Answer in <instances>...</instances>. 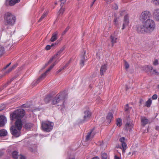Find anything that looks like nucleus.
Segmentation results:
<instances>
[{"label": "nucleus", "instance_id": "26", "mask_svg": "<svg viewBox=\"0 0 159 159\" xmlns=\"http://www.w3.org/2000/svg\"><path fill=\"white\" fill-rule=\"evenodd\" d=\"M51 97L49 95L47 96L45 98H44V101L46 103H48L52 99Z\"/></svg>", "mask_w": 159, "mask_h": 159}, {"label": "nucleus", "instance_id": "7", "mask_svg": "<svg viewBox=\"0 0 159 159\" xmlns=\"http://www.w3.org/2000/svg\"><path fill=\"white\" fill-rule=\"evenodd\" d=\"M91 114L90 112L87 110L84 111L83 119L79 120V123H82L85 121L88 120L91 116Z\"/></svg>", "mask_w": 159, "mask_h": 159}, {"label": "nucleus", "instance_id": "38", "mask_svg": "<svg viewBox=\"0 0 159 159\" xmlns=\"http://www.w3.org/2000/svg\"><path fill=\"white\" fill-rule=\"evenodd\" d=\"M107 157L106 153H103L102 154V159H107Z\"/></svg>", "mask_w": 159, "mask_h": 159}, {"label": "nucleus", "instance_id": "49", "mask_svg": "<svg viewBox=\"0 0 159 159\" xmlns=\"http://www.w3.org/2000/svg\"><path fill=\"white\" fill-rule=\"evenodd\" d=\"M115 0H105L107 4H110L114 1Z\"/></svg>", "mask_w": 159, "mask_h": 159}, {"label": "nucleus", "instance_id": "10", "mask_svg": "<svg viewBox=\"0 0 159 159\" xmlns=\"http://www.w3.org/2000/svg\"><path fill=\"white\" fill-rule=\"evenodd\" d=\"M151 16L150 12L148 11H146L143 12L140 16V19L141 20H145L149 19Z\"/></svg>", "mask_w": 159, "mask_h": 159}, {"label": "nucleus", "instance_id": "19", "mask_svg": "<svg viewBox=\"0 0 159 159\" xmlns=\"http://www.w3.org/2000/svg\"><path fill=\"white\" fill-rule=\"evenodd\" d=\"M113 118V114L111 113H109L106 117V121L107 124H109L111 122Z\"/></svg>", "mask_w": 159, "mask_h": 159}, {"label": "nucleus", "instance_id": "48", "mask_svg": "<svg viewBox=\"0 0 159 159\" xmlns=\"http://www.w3.org/2000/svg\"><path fill=\"white\" fill-rule=\"evenodd\" d=\"M153 64L155 66L157 65L158 64V61L157 59H155L153 62Z\"/></svg>", "mask_w": 159, "mask_h": 159}, {"label": "nucleus", "instance_id": "32", "mask_svg": "<svg viewBox=\"0 0 159 159\" xmlns=\"http://www.w3.org/2000/svg\"><path fill=\"white\" fill-rule=\"evenodd\" d=\"M48 14V12H46L45 13H44L42 15V16H41V17H40V18L38 20V22H40L47 15V14Z\"/></svg>", "mask_w": 159, "mask_h": 159}, {"label": "nucleus", "instance_id": "46", "mask_svg": "<svg viewBox=\"0 0 159 159\" xmlns=\"http://www.w3.org/2000/svg\"><path fill=\"white\" fill-rule=\"evenodd\" d=\"M96 102L98 104L102 102V100L100 98H98L96 100Z\"/></svg>", "mask_w": 159, "mask_h": 159}, {"label": "nucleus", "instance_id": "42", "mask_svg": "<svg viewBox=\"0 0 159 159\" xmlns=\"http://www.w3.org/2000/svg\"><path fill=\"white\" fill-rule=\"evenodd\" d=\"M152 3L156 5H159V0H152Z\"/></svg>", "mask_w": 159, "mask_h": 159}, {"label": "nucleus", "instance_id": "17", "mask_svg": "<svg viewBox=\"0 0 159 159\" xmlns=\"http://www.w3.org/2000/svg\"><path fill=\"white\" fill-rule=\"evenodd\" d=\"M7 120L6 117L3 116H0V126H3L6 122Z\"/></svg>", "mask_w": 159, "mask_h": 159}, {"label": "nucleus", "instance_id": "1", "mask_svg": "<svg viewBox=\"0 0 159 159\" xmlns=\"http://www.w3.org/2000/svg\"><path fill=\"white\" fill-rule=\"evenodd\" d=\"M155 27L154 21L152 19H148L144 22L143 25H138L137 30L141 33H150L154 30Z\"/></svg>", "mask_w": 159, "mask_h": 159}, {"label": "nucleus", "instance_id": "28", "mask_svg": "<svg viewBox=\"0 0 159 159\" xmlns=\"http://www.w3.org/2000/svg\"><path fill=\"white\" fill-rule=\"evenodd\" d=\"M116 124L117 126L120 127L122 125L121 120L120 118H118L116 121Z\"/></svg>", "mask_w": 159, "mask_h": 159}, {"label": "nucleus", "instance_id": "23", "mask_svg": "<svg viewBox=\"0 0 159 159\" xmlns=\"http://www.w3.org/2000/svg\"><path fill=\"white\" fill-rule=\"evenodd\" d=\"M33 126V124L31 123H26L24 125L25 128L27 129H30V128Z\"/></svg>", "mask_w": 159, "mask_h": 159}, {"label": "nucleus", "instance_id": "50", "mask_svg": "<svg viewBox=\"0 0 159 159\" xmlns=\"http://www.w3.org/2000/svg\"><path fill=\"white\" fill-rule=\"evenodd\" d=\"M157 98V95L156 94H154L153 95L152 97V98L153 100H155Z\"/></svg>", "mask_w": 159, "mask_h": 159}, {"label": "nucleus", "instance_id": "45", "mask_svg": "<svg viewBox=\"0 0 159 159\" xmlns=\"http://www.w3.org/2000/svg\"><path fill=\"white\" fill-rule=\"evenodd\" d=\"M125 68L126 69H128L129 67V65L128 62H127L126 61H125Z\"/></svg>", "mask_w": 159, "mask_h": 159}, {"label": "nucleus", "instance_id": "9", "mask_svg": "<svg viewBox=\"0 0 159 159\" xmlns=\"http://www.w3.org/2000/svg\"><path fill=\"white\" fill-rule=\"evenodd\" d=\"M125 138L124 137H121L120 139V141L121 143V146L118 145L116 146L117 148H119L122 149V152L124 153L127 148V145L125 142Z\"/></svg>", "mask_w": 159, "mask_h": 159}, {"label": "nucleus", "instance_id": "11", "mask_svg": "<svg viewBox=\"0 0 159 159\" xmlns=\"http://www.w3.org/2000/svg\"><path fill=\"white\" fill-rule=\"evenodd\" d=\"M129 23V16L128 14H127L124 17L122 29H124L128 25Z\"/></svg>", "mask_w": 159, "mask_h": 159}, {"label": "nucleus", "instance_id": "39", "mask_svg": "<svg viewBox=\"0 0 159 159\" xmlns=\"http://www.w3.org/2000/svg\"><path fill=\"white\" fill-rule=\"evenodd\" d=\"M120 15L121 16L124 15L126 13V11L125 10H122L119 11Z\"/></svg>", "mask_w": 159, "mask_h": 159}, {"label": "nucleus", "instance_id": "20", "mask_svg": "<svg viewBox=\"0 0 159 159\" xmlns=\"http://www.w3.org/2000/svg\"><path fill=\"white\" fill-rule=\"evenodd\" d=\"M58 32L56 31L53 33L52 35V37L50 39V41L51 42H54L57 39V35Z\"/></svg>", "mask_w": 159, "mask_h": 159}, {"label": "nucleus", "instance_id": "5", "mask_svg": "<svg viewBox=\"0 0 159 159\" xmlns=\"http://www.w3.org/2000/svg\"><path fill=\"white\" fill-rule=\"evenodd\" d=\"M53 123L49 121L42 122L41 123V127L43 130L47 132L50 131L53 129Z\"/></svg>", "mask_w": 159, "mask_h": 159}, {"label": "nucleus", "instance_id": "53", "mask_svg": "<svg viewBox=\"0 0 159 159\" xmlns=\"http://www.w3.org/2000/svg\"><path fill=\"white\" fill-rule=\"evenodd\" d=\"M115 6L114 7V9L116 10H117L118 8V7L116 3H115Z\"/></svg>", "mask_w": 159, "mask_h": 159}, {"label": "nucleus", "instance_id": "40", "mask_svg": "<svg viewBox=\"0 0 159 159\" xmlns=\"http://www.w3.org/2000/svg\"><path fill=\"white\" fill-rule=\"evenodd\" d=\"M13 78H12L10 80V81H8L7 83L5 84L3 87L4 88H6L9 84L13 80Z\"/></svg>", "mask_w": 159, "mask_h": 159}, {"label": "nucleus", "instance_id": "21", "mask_svg": "<svg viewBox=\"0 0 159 159\" xmlns=\"http://www.w3.org/2000/svg\"><path fill=\"white\" fill-rule=\"evenodd\" d=\"M111 42V43L112 47H113L114 44L117 42V38L114 35H111L110 36Z\"/></svg>", "mask_w": 159, "mask_h": 159}, {"label": "nucleus", "instance_id": "63", "mask_svg": "<svg viewBox=\"0 0 159 159\" xmlns=\"http://www.w3.org/2000/svg\"><path fill=\"white\" fill-rule=\"evenodd\" d=\"M115 159H120V158L117 157L116 156H115Z\"/></svg>", "mask_w": 159, "mask_h": 159}, {"label": "nucleus", "instance_id": "29", "mask_svg": "<svg viewBox=\"0 0 159 159\" xmlns=\"http://www.w3.org/2000/svg\"><path fill=\"white\" fill-rule=\"evenodd\" d=\"M64 49V47L62 48H61V49L57 52V53L55 54L56 56L58 57V56H59L60 54L63 52V50Z\"/></svg>", "mask_w": 159, "mask_h": 159}, {"label": "nucleus", "instance_id": "31", "mask_svg": "<svg viewBox=\"0 0 159 159\" xmlns=\"http://www.w3.org/2000/svg\"><path fill=\"white\" fill-rule=\"evenodd\" d=\"M65 11V8H62L61 7L60 9L57 12V15L59 16L60 14H62Z\"/></svg>", "mask_w": 159, "mask_h": 159}, {"label": "nucleus", "instance_id": "24", "mask_svg": "<svg viewBox=\"0 0 159 159\" xmlns=\"http://www.w3.org/2000/svg\"><path fill=\"white\" fill-rule=\"evenodd\" d=\"M7 132L6 130L5 129H2L0 130V136H5L7 135Z\"/></svg>", "mask_w": 159, "mask_h": 159}, {"label": "nucleus", "instance_id": "22", "mask_svg": "<svg viewBox=\"0 0 159 159\" xmlns=\"http://www.w3.org/2000/svg\"><path fill=\"white\" fill-rule=\"evenodd\" d=\"M20 0H6V2H8L10 6H13L16 3L19 2Z\"/></svg>", "mask_w": 159, "mask_h": 159}, {"label": "nucleus", "instance_id": "44", "mask_svg": "<svg viewBox=\"0 0 159 159\" xmlns=\"http://www.w3.org/2000/svg\"><path fill=\"white\" fill-rule=\"evenodd\" d=\"M70 27L69 26H68L64 30V31L63 32L62 34V35H63L65 34L66 32L68 31V30L69 29Z\"/></svg>", "mask_w": 159, "mask_h": 159}, {"label": "nucleus", "instance_id": "54", "mask_svg": "<svg viewBox=\"0 0 159 159\" xmlns=\"http://www.w3.org/2000/svg\"><path fill=\"white\" fill-rule=\"evenodd\" d=\"M4 154V152L2 150H0V157L2 156Z\"/></svg>", "mask_w": 159, "mask_h": 159}, {"label": "nucleus", "instance_id": "33", "mask_svg": "<svg viewBox=\"0 0 159 159\" xmlns=\"http://www.w3.org/2000/svg\"><path fill=\"white\" fill-rule=\"evenodd\" d=\"M4 50V48L2 46L0 45V57L3 53Z\"/></svg>", "mask_w": 159, "mask_h": 159}, {"label": "nucleus", "instance_id": "58", "mask_svg": "<svg viewBox=\"0 0 159 159\" xmlns=\"http://www.w3.org/2000/svg\"><path fill=\"white\" fill-rule=\"evenodd\" d=\"M144 102V101L143 99H141L140 100V104H141L143 103Z\"/></svg>", "mask_w": 159, "mask_h": 159}, {"label": "nucleus", "instance_id": "64", "mask_svg": "<svg viewBox=\"0 0 159 159\" xmlns=\"http://www.w3.org/2000/svg\"><path fill=\"white\" fill-rule=\"evenodd\" d=\"M92 159H99L98 157H94Z\"/></svg>", "mask_w": 159, "mask_h": 159}, {"label": "nucleus", "instance_id": "60", "mask_svg": "<svg viewBox=\"0 0 159 159\" xmlns=\"http://www.w3.org/2000/svg\"><path fill=\"white\" fill-rule=\"evenodd\" d=\"M68 63H67L65 66H63L64 67V68L65 69L67 67V66H68Z\"/></svg>", "mask_w": 159, "mask_h": 159}, {"label": "nucleus", "instance_id": "47", "mask_svg": "<svg viewBox=\"0 0 159 159\" xmlns=\"http://www.w3.org/2000/svg\"><path fill=\"white\" fill-rule=\"evenodd\" d=\"M67 159H75V157L73 155H70L68 156Z\"/></svg>", "mask_w": 159, "mask_h": 159}, {"label": "nucleus", "instance_id": "41", "mask_svg": "<svg viewBox=\"0 0 159 159\" xmlns=\"http://www.w3.org/2000/svg\"><path fill=\"white\" fill-rule=\"evenodd\" d=\"M54 45V44H52L51 45H48L45 47V49L47 50H49L51 49V48Z\"/></svg>", "mask_w": 159, "mask_h": 159}, {"label": "nucleus", "instance_id": "14", "mask_svg": "<svg viewBox=\"0 0 159 159\" xmlns=\"http://www.w3.org/2000/svg\"><path fill=\"white\" fill-rule=\"evenodd\" d=\"M141 125L143 126H144L145 125L150 123L149 120L144 116L141 117Z\"/></svg>", "mask_w": 159, "mask_h": 159}, {"label": "nucleus", "instance_id": "8", "mask_svg": "<svg viewBox=\"0 0 159 159\" xmlns=\"http://www.w3.org/2000/svg\"><path fill=\"white\" fill-rule=\"evenodd\" d=\"M58 62V61H56L54 62L53 64L50 66L49 68L44 73L42 74L41 76L39 78L38 80L36 81L37 83H39L42 80L45 78L46 76L47 73Z\"/></svg>", "mask_w": 159, "mask_h": 159}, {"label": "nucleus", "instance_id": "59", "mask_svg": "<svg viewBox=\"0 0 159 159\" xmlns=\"http://www.w3.org/2000/svg\"><path fill=\"white\" fill-rule=\"evenodd\" d=\"M68 63H67L65 66H63L64 67V68L65 69L67 67V66H68Z\"/></svg>", "mask_w": 159, "mask_h": 159}, {"label": "nucleus", "instance_id": "51", "mask_svg": "<svg viewBox=\"0 0 159 159\" xmlns=\"http://www.w3.org/2000/svg\"><path fill=\"white\" fill-rule=\"evenodd\" d=\"M65 68H64V67H62L57 72V74H58L59 72H60L62 70H64Z\"/></svg>", "mask_w": 159, "mask_h": 159}, {"label": "nucleus", "instance_id": "34", "mask_svg": "<svg viewBox=\"0 0 159 159\" xmlns=\"http://www.w3.org/2000/svg\"><path fill=\"white\" fill-rule=\"evenodd\" d=\"M12 69L11 68H10L7 71H5L4 73V74L3 75H2L0 76V78H1L4 75H6V74H8L12 70Z\"/></svg>", "mask_w": 159, "mask_h": 159}, {"label": "nucleus", "instance_id": "2", "mask_svg": "<svg viewBox=\"0 0 159 159\" xmlns=\"http://www.w3.org/2000/svg\"><path fill=\"white\" fill-rule=\"evenodd\" d=\"M22 127V121L20 120H18L15 122V125L10 128L11 134L16 137H19L20 134V131Z\"/></svg>", "mask_w": 159, "mask_h": 159}, {"label": "nucleus", "instance_id": "62", "mask_svg": "<svg viewBox=\"0 0 159 159\" xmlns=\"http://www.w3.org/2000/svg\"><path fill=\"white\" fill-rule=\"evenodd\" d=\"M95 2V1H94V0L93 2L92 3L91 5V7H92L93 6V4H94Z\"/></svg>", "mask_w": 159, "mask_h": 159}, {"label": "nucleus", "instance_id": "37", "mask_svg": "<svg viewBox=\"0 0 159 159\" xmlns=\"http://www.w3.org/2000/svg\"><path fill=\"white\" fill-rule=\"evenodd\" d=\"M57 58V57L55 55H54V56H52L49 60V61H48V63H51L52 61Z\"/></svg>", "mask_w": 159, "mask_h": 159}, {"label": "nucleus", "instance_id": "30", "mask_svg": "<svg viewBox=\"0 0 159 159\" xmlns=\"http://www.w3.org/2000/svg\"><path fill=\"white\" fill-rule=\"evenodd\" d=\"M152 103V100L149 99L146 102L145 106L148 107H149Z\"/></svg>", "mask_w": 159, "mask_h": 159}, {"label": "nucleus", "instance_id": "15", "mask_svg": "<svg viewBox=\"0 0 159 159\" xmlns=\"http://www.w3.org/2000/svg\"><path fill=\"white\" fill-rule=\"evenodd\" d=\"M153 18L157 21H159V9L154 10L153 12Z\"/></svg>", "mask_w": 159, "mask_h": 159}, {"label": "nucleus", "instance_id": "25", "mask_svg": "<svg viewBox=\"0 0 159 159\" xmlns=\"http://www.w3.org/2000/svg\"><path fill=\"white\" fill-rule=\"evenodd\" d=\"M18 153L16 151H14L12 152V157L15 159H17L18 158Z\"/></svg>", "mask_w": 159, "mask_h": 159}, {"label": "nucleus", "instance_id": "55", "mask_svg": "<svg viewBox=\"0 0 159 159\" xmlns=\"http://www.w3.org/2000/svg\"><path fill=\"white\" fill-rule=\"evenodd\" d=\"M11 64V62L9 63L4 68V69H6L8 67L10 66Z\"/></svg>", "mask_w": 159, "mask_h": 159}, {"label": "nucleus", "instance_id": "35", "mask_svg": "<svg viewBox=\"0 0 159 159\" xmlns=\"http://www.w3.org/2000/svg\"><path fill=\"white\" fill-rule=\"evenodd\" d=\"M131 107H129L128 104H126L125 107V112H128L131 109Z\"/></svg>", "mask_w": 159, "mask_h": 159}, {"label": "nucleus", "instance_id": "3", "mask_svg": "<svg viewBox=\"0 0 159 159\" xmlns=\"http://www.w3.org/2000/svg\"><path fill=\"white\" fill-rule=\"evenodd\" d=\"M25 115V111L21 109H19L15 111L13 113L10 115V117L11 120H13L16 119L20 120L19 118L23 117Z\"/></svg>", "mask_w": 159, "mask_h": 159}, {"label": "nucleus", "instance_id": "12", "mask_svg": "<svg viewBox=\"0 0 159 159\" xmlns=\"http://www.w3.org/2000/svg\"><path fill=\"white\" fill-rule=\"evenodd\" d=\"M133 121L131 120H127L124 128L125 130H130L133 127Z\"/></svg>", "mask_w": 159, "mask_h": 159}, {"label": "nucleus", "instance_id": "16", "mask_svg": "<svg viewBox=\"0 0 159 159\" xmlns=\"http://www.w3.org/2000/svg\"><path fill=\"white\" fill-rule=\"evenodd\" d=\"M144 70H145L147 72H149L152 74H153L152 70L153 67L151 66H145L143 67Z\"/></svg>", "mask_w": 159, "mask_h": 159}, {"label": "nucleus", "instance_id": "18", "mask_svg": "<svg viewBox=\"0 0 159 159\" xmlns=\"http://www.w3.org/2000/svg\"><path fill=\"white\" fill-rule=\"evenodd\" d=\"M107 69V65L104 64L102 66L100 70V74L102 75L104 74V73L106 72Z\"/></svg>", "mask_w": 159, "mask_h": 159}, {"label": "nucleus", "instance_id": "13", "mask_svg": "<svg viewBox=\"0 0 159 159\" xmlns=\"http://www.w3.org/2000/svg\"><path fill=\"white\" fill-rule=\"evenodd\" d=\"M85 51H84L82 55L81 56L80 61V66L82 67L84 66V62L87 60V59H86V56H85Z\"/></svg>", "mask_w": 159, "mask_h": 159}, {"label": "nucleus", "instance_id": "61", "mask_svg": "<svg viewBox=\"0 0 159 159\" xmlns=\"http://www.w3.org/2000/svg\"><path fill=\"white\" fill-rule=\"evenodd\" d=\"M4 87L2 86L0 88V92L4 89Z\"/></svg>", "mask_w": 159, "mask_h": 159}, {"label": "nucleus", "instance_id": "36", "mask_svg": "<svg viewBox=\"0 0 159 159\" xmlns=\"http://www.w3.org/2000/svg\"><path fill=\"white\" fill-rule=\"evenodd\" d=\"M115 18H114V24L116 25H117L118 24V19H119V17H117L116 16V15L115 14Z\"/></svg>", "mask_w": 159, "mask_h": 159}, {"label": "nucleus", "instance_id": "57", "mask_svg": "<svg viewBox=\"0 0 159 159\" xmlns=\"http://www.w3.org/2000/svg\"><path fill=\"white\" fill-rule=\"evenodd\" d=\"M152 72H153V74L154 73H155L156 74H157V73H158V72H157V71H156V70L153 69V70H152Z\"/></svg>", "mask_w": 159, "mask_h": 159}, {"label": "nucleus", "instance_id": "27", "mask_svg": "<svg viewBox=\"0 0 159 159\" xmlns=\"http://www.w3.org/2000/svg\"><path fill=\"white\" fill-rule=\"evenodd\" d=\"M92 132V130H91V131L90 132H89L87 134V135L86 136V140L88 141L91 138H92V137H91V135Z\"/></svg>", "mask_w": 159, "mask_h": 159}, {"label": "nucleus", "instance_id": "52", "mask_svg": "<svg viewBox=\"0 0 159 159\" xmlns=\"http://www.w3.org/2000/svg\"><path fill=\"white\" fill-rule=\"evenodd\" d=\"M17 66V64H16L15 65H14L11 67V68L12 69V70H13L14 69L16 66Z\"/></svg>", "mask_w": 159, "mask_h": 159}, {"label": "nucleus", "instance_id": "6", "mask_svg": "<svg viewBox=\"0 0 159 159\" xmlns=\"http://www.w3.org/2000/svg\"><path fill=\"white\" fill-rule=\"evenodd\" d=\"M4 19L6 21L7 24L9 25H13L15 23L16 20L15 16L11 13H9L5 14Z\"/></svg>", "mask_w": 159, "mask_h": 159}, {"label": "nucleus", "instance_id": "56", "mask_svg": "<svg viewBox=\"0 0 159 159\" xmlns=\"http://www.w3.org/2000/svg\"><path fill=\"white\" fill-rule=\"evenodd\" d=\"M20 159H25V157L22 155H20Z\"/></svg>", "mask_w": 159, "mask_h": 159}, {"label": "nucleus", "instance_id": "43", "mask_svg": "<svg viewBox=\"0 0 159 159\" xmlns=\"http://www.w3.org/2000/svg\"><path fill=\"white\" fill-rule=\"evenodd\" d=\"M61 4H60V6L61 7H62L65 4L66 2V0H60Z\"/></svg>", "mask_w": 159, "mask_h": 159}, {"label": "nucleus", "instance_id": "4", "mask_svg": "<svg viewBox=\"0 0 159 159\" xmlns=\"http://www.w3.org/2000/svg\"><path fill=\"white\" fill-rule=\"evenodd\" d=\"M64 100L63 95L58 94L52 99V105L59 104L58 105H63Z\"/></svg>", "mask_w": 159, "mask_h": 159}]
</instances>
